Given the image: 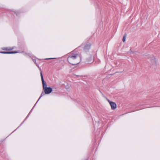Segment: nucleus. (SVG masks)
<instances>
[{"mask_svg":"<svg viewBox=\"0 0 160 160\" xmlns=\"http://www.w3.org/2000/svg\"><path fill=\"white\" fill-rule=\"evenodd\" d=\"M67 60L69 63L74 65H76L80 62L81 57L78 52H72L69 54Z\"/></svg>","mask_w":160,"mask_h":160,"instance_id":"f257e3e1","label":"nucleus"},{"mask_svg":"<svg viewBox=\"0 0 160 160\" xmlns=\"http://www.w3.org/2000/svg\"><path fill=\"white\" fill-rule=\"evenodd\" d=\"M40 73L42 84L43 88V89L44 90L45 94H49L52 92V89L50 87H47V84L44 80L42 72H41Z\"/></svg>","mask_w":160,"mask_h":160,"instance_id":"f03ea898","label":"nucleus"},{"mask_svg":"<svg viewBox=\"0 0 160 160\" xmlns=\"http://www.w3.org/2000/svg\"><path fill=\"white\" fill-rule=\"evenodd\" d=\"M110 105L112 109H115L116 108L117 105L116 104L113 102H110Z\"/></svg>","mask_w":160,"mask_h":160,"instance_id":"7ed1b4c3","label":"nucleus"},{"mask_svg":"<svg viewBox=\"0 0 160 160\" xmlns=\"http://www.w3.org/2000/svg\"><path fill=\"white\" fill-rule=\"evenodd\" d=\"M14 47H4L2 48V49L6 51H9L12 50L14 48Z\"/></svg>","mask_w":160,"mask_h":160,"instance_id":"20e7f679","label":"nucleus"},{"mask_svg":"<svg viewBox=\"0 0 160 160\" xmlns=\"http://www.w3.org/2000/svg\"><path fill=\"white\" fill-rule=\"evenodd\" d=\"M2 53H4V54H12V53H18V52L17 51H14V52H0Z\"/></svg>","mask_w":160,"mask_h":160,"instance_id":"39448f33","label":"nucleus"},{"mask_svg":"<svg viewBox=\"0 0 160 160\" xmlns=\"http://www.w3.org/2000/svg\"><path fill=\"white\" fill-rule=\"evenodd\" d=\"M91 46L90 44L86 45L84 47V49L85 50H89L90 49Z\"/></svg>","mask_w":160,"mask_h":160,"instance_id":"423d86ee","label":"nucleus"},{"mask_svg":"<svg viewBox=\"0 0 160 160\" xmlns=\"http://www.w3.org/2000/svg\"><path fill=\"white\" fill-rule=\"evenodd\" d=\"M126 36H127V34L126 33L124 35V36L123 37V39H122V41L123 42H124L125 41L126 37Z\"/></svg>","mask_w":160,"mask_h":160,"instance_id":"0eeeda50","label":"nucleus"},{"mask_svg":"<svg viewBox=\"0 0 160 160\" xmlns=\"http://www.w3.org/2000/svg\"><path fill=\"white\" fill-rule=\"evenodd\" d=\"M44 95V93H43V92H42L40 97H39V99H38V100L37 101V102H37L40 99V98H41L42 97L43 95Z\"/></svg>","mask_w":160,"mask_h":160,"instance_id":"6e6552de","label":"nucleus"},{"mask_svg":"<svg viewBox=\"0 0 160 160\" xmlns=\"http://www.w3.org/2000/svg\"><path fill=\"white\" fill-rule=\"evenodd\" d=\"M108 102H109V104H110V102H111V101L110 100H108Z\"/></svg>","mask_w":160,"mask_h":160,"instance_id":"1a4fd4ad","label":"nucleus"},{"mask_svg":"<svg viewBox=\"0 0 160 160\" xmlns=\"http://www.w3.org/2000/svg\"><path fill=\"white\" fill-rule=\"evenodd\" d=\"M54 58H48L47 59H54Z\"/></svg>","mask_w":160,"mask_h":160,"instance_id":"9d476101","label":"nucleus"},{"mask_svg":"<svg viewBox=\"0 0 160 160\" xmlns=\"http://www.w3.org/2000/svg\"><path fill=\"white\" fill-rule=\"evenodd\" d=\"M77 76H81V75H76Z\"/></svg>","mask_w":160,"mask_h":160,"instance_id":"9b49d317","label":"nucleus"},{"mask_svg":"<svg viewBox=\"0 0 160 160\" xmlns=\"http://www.w3.org/2000/svg\"><path fill=\"white\" fill-rule=\"evenodd\" d=\"M154 58V59H155V61H156V59H155V58Z\"/></svg>","mask_w":160,"mask_h":160,"instance_id":"f8f14e48","label":"nucleus"},{"mask_svg":"<svg viewBox=\"0 0 160 160\" xmlns=\"http://www.w3.org/2000/svg\"><path fill=\"white\" fill-rule=\"evenodd\" d=\"M89 62H91V61H89Z\"/></svg>","mask_w":160,"mask_h":160,"instance_id":"ddd939ff","label":"nucleus"}]
</instances>
